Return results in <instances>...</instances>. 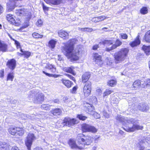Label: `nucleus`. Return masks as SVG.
Wrapping results in <instances>:
<instances>
[{"mask_svg": "<svg viewBox=\"0 0 150 150\" xmlns=\"http://www.w3.org/2000/svg\"><path fill=\"white\" fill-rule=\"evenodd\" d=\"M90 125L87 124H83L82 126V130L83 132H88L89 129Z\"/></svg>", "mask_w": 150, "mask_h": 150, "instance_id": "obj_26", "label": "nucleus"}, {"mask_svg": "<svg viewBox=\"0 0 150 150\" xmlns=\"http://www.w3.org/2000/svg\"><path fill=\"white\" fill-rule=\"evenodd\" d=\"M35 139V137L33 134L29 133L25 141V144L28 150H30L33 142Z\"/></svg>", "mask_w": 150, "mask_h": 150, "instance_id": "obj_5", "label": "nucleus"}, {"mask_svg": "<svg viewBox=\"0 0 150 150\" xmlns=\"http://www.w3.org/2000/svg\"><path fill=\"white\" fill-rule=\"evenodd\" d=\"M56 43V41L55 40H51L49 42V46L53 49Z\"/></svg>", "mask_w": 150, "mask_h": 150, "instance_id": "obj_36", "label": "nucleus"}, {"mask_svg": "<svg viewBox=\"0 0 150 150\" xmlns=\"http://www.w3.org/2000/svg\"><path fill=\"white\" fill-rule=\"evenodd\" d=\"M74 69V67H65L64 68V71L66 72L70 73L73 75H75L73 70Z\"/></svg>", "mask_w": 150, "mask_h": 150, "instance_id": "obj_28", "label": "nucleus"}, {"mask_svg": "<svg viewBox=\"0 0 150 150\" xmlns=\"http://www.w3.org/2000/svg\"><path fill=\"white\" fill-rule=\"evenodd\" d=\"M76 40L74 39L70 40L65 43L62 51L65 55L71 60H77L79 59V50L77 48L74 49V45Z\"/></svg>", "mask_w": 150, "mask_h": 150, "instance_id": "obj_1", "label": "nucleus"}, {"mask_svg": "<svg viewBox=\"0 0 150 150\" xmlns=\"http://www.w3.org/2000/svg\"><path fill=\"white\" fill-rule=\"evenodd\" d=\"M44 100V96L42 93H37L35 94L33 101L35 103H40Z\"/></svg>", "mask_w": 150, "mask_h": 150, "instance_id": "obj_10", "label": "nucleus"}, {"mask_svg": "<svg viewBox=\"0 0 150 150\" xmlns=\"http://www.w3.org/2000/svg\"><path fill=\"white\" fill-rule=\"evenodd\" d=\"M120 36L123 39H127V35L125 33H121L120 34Z\"/></svg>", "mask_w": 150, "mask_h": 150, "instance_id": "obj_48", "label": "nucleus"}, {"mask_svg": "<svg viewBox=\"0 0 150 150\" xmlns=\"http://www.w3.org/2000/svg\"><path fill=\"white\" fill-rule=\"evenodd\" d=\"M92 21L93 22H98V19L97 17H94L92 19Z\"/></svg>", "mask_w": 150, "mask_h": 150, "instance_id": "obj_59", "label": "nucleus"}, {"mask_svg": "<svg viewBox=\"0 0 150 150\" xmlns=\"http://www.w3.org/2000/svg\"><path fill=\"white\" fill-rule=\"evenodd\" d=\"M107 17L105 16H100L98 17V22H100L104 20L105 19H107Z\"/></svg>", "mask_w": 150, "mask_h": 150, "instance_id": "obj_51", "label": "nucleus"}, {"mask_svg": "<svg viewBox=\"0 0 150 150\" xmlns=\"http://www.w3.org/2000/svg\"><path fill=\"white\" fill-rule=\"evenodd\" d=\"M11 150H19V149L17 147L14 146L12 148Z\"/></svg>", "mask_w": 150, "mask_h": 150, "instance_id": "obj_64", "label": "nucleus"}, {"mask_svg": "<svg viewBox=\"0 0 150 150\" xmlns=\"http://www.w3.org/2000/svg\"><path fill=\"white\" fill-rule=\"evenodd\" d=\"M138 121L135 120L134 119L132 120V123H133V125L132 127V132L134 131L135 130H142L143 127L141 126H140L138 125Z\"/></svg>", "mask_w": 150, "mask_h": 150, "instance_id": "obj_11", "label": "nucleus"}, {"mask_svg": "<svg viewBox=\"0 0 150 150\" xmlns=\"http://www.w3.org/2000/svg\"><path fill=\"white\" fill-rule=\"evenodd\" d=\"M78 88L77 86H74L72 89L70 90V92L73 94H76V90Z\"/></svg>", "mask_w": 150, "mask_h": 150, "instance_id": "obj_45", "label": "nucleus"}, {"mask_svg": "<svg viewBox=\"0 0 150 150\" xmlns=\"http://www.w3.org/2000/svg\"><path fill=\"white\" fill-rule=\"evenodd\" d=\"M59 35L64 39L69 38V34L64 30H60L58 33Z\"/></svg>", "mask_w": 150, "mask_h": 150, "instance_id": "obj_16", "label": "nucleus"}, {"mask_svg": "<svg viewBox=\"0 0 150 150\" xmlns=\"http://www.w3.org/2000/svg\"><path fill=\"white\" fill-rule=\"evenodd\" d=\"M148 9L146 7H143L140 10V13L142 14H145L148 13Z\"/></svg>", "mask_w": 150, "mask_h": 150, "instance_id": "obj_40", "label": "nucleus"}, {"mask_svg": "<svg viewBox=\"0 0 150 150\" xmlns=\"http://www.w3.org/2000/svg\"><path fill=\"white\" fill-rule=\"evenodd\" d=\"M142 87H150V79H147L144 81L143 83L142 84Z\"/></svg>", "mask_w": 150, "mask_h": 150, "instance_id": "obj_27", "label": "nucleus"}, {"mask_svg": "<svg viewBox=\"0 0 150 150\" xmlns=\"http://www.w3.org/2000/svg\"><path fill=\"white\" fill-rule=\"evenodd\" d=\"M7 9L8 11H10L13 9L15 6V3L14 1H9L7 4Z\"/></svg>", "mask_w": 150, "mask_h": 150, "instance_id": "obj_18", "label": "nucleus"}, {"mask_svg": "<svg viewBox=\"0 0 150 150\" xmlns=\"http://www.w3.org/2000/svg\"><path fill=\"white\" fill-rule=\"evenodd\" d=\"M90 77V74L89 72H86L82 76V81L84 83L87 82Z\"/></svg>", "mask_w": 150, "mask_h": 150, "instance_id": "obj_24", "label": "nucleus"}, {"mask_svg": "<svg viewBox=\"0 0 150 150\" xmlns=\"http://www.w3.org/2000/svg\"><path fill=\"white\" fill-rule=\"evenodd\" d=\"M26 116L27 118L29 119H31L32 120H33L35 119V118H33V115H25Z\"/></svg>", "mask_w": 150, "mask_h": 150, "instance_id": "obj_60", "label": "nucleus"}, {"mask_svg": "<svg viewBox=\"0 0 150 150\" xmlns=\"http://www.w3.org/2000/svg\"><path fill=\"white\" fill-rule=\"evenodd\" d=\"M112 92V91L109 89H106L103 94V97H105L110 95Z\"/></svg>", "mask_w": 150, "mask_h": 150, "instance_id": "obj_43", "label": "nucleus"}, {"mask_svg": "<svg viewBox=\"0 0 150 150\" xmlns=\"http://www.w3.org/2000/svg\"><path fill=\"white\" fill-rule=\"evenodd\" d=\"M21 51L22 52V55L24 56V57L28 58L31 55V53L28 51H23L22 49H21Z\"/></svg>", "mask_w": 150, "mask_h": 150, "instance_id": "obj_31", "label": "nucleus"}, {"mask_svg": "<svg viewBox=\"0 0 150 150\" xmlns=\"http://www.w3.org/2000/svg\"><path fill=\"white\" fill-rule=\"evenodd\" d=\"M85 29H87V30L86 31L88 32H91L93 30V29L92 28H84V30Z\"/></svg>", "mask_w": 150, "mask_h": 150, "instance_id": "obj_63", "label": "nucleus"}, {"mask_svg": "<svg viewBox=\"0 0 150 150\" xmlns=\"http://www.w3.org/2000/svg\"><path fill=\"white\" fill-rule=\"evenodd\" d=\"M14 76V74L13 73H10L8 74L7 77V80H10L12 81L13 79Z\"/></svg>", "mask_w": 150, "mask_h": 150, "instance_id": "obj_38", "label": "nucleus"}, {"mask_svg": "<svg viewBox=\"0 0 150 150\" xmlns=\"http://www.w3.org/2000/svg\"><path fill=\"white\" fill-rule=\"evenodd\" d=\"M91 115L93 116L96 119L99 118L100 117V115L99 114L96 112L94 111Z\"/></svg>", "mask_w": 150, "mask_h": 150, "instance_id": "obj_44", "label": "nucleus"}, {"mask_svg": "<svg viewBox=\"0 0 150 150\" xmlns=\"http://www.w3.org/2000/svg\"><path fill=\"white\" fill-rule=\"evenodd\" d=\"M18 127H11L8 129V132L12 135H15L16 133L17 128Z\"/></svg>", "mask_w": 150, "mask_h": 150, "instance_id": "obj_29", "label": "nucleus"}, {"mask_svg": "<svg viewBox=\"0 0 150 150\" xmlns=\"http://www.w3.org/2000/svg\"><path fill=\"white\" fill-rule=\"evenodd\" d=\"M45 112H40L38 114H37L36 115L40 118L44 119L43 118L45 117Z\"/></svg>", "mask_w": 150, "mask_h": 150, "instance_id": "obj_46", "label": "nucleus"}, {"mask_svg": "<svg viewBox=\"0 0 150 150\" xmlns=\"http://www.w3.org/2000/svg\"><path fill=\"white\" fill-rule=\"evenodd\" d=\"M11 39L12 40L15 42V44L16 45V47L17 48H19L21 47L20 43L17 40L14 39H13L12 38H11Z\"/></svg>", "mask_w": 150, "mask_h": 150, "instance_id": "obj_49", "label": "nucleus"}, {"mask_svg": "<svg viewBox=\"0 0 150 150\" xmlns=\"http://www.w3.org/2000/svg\"><path fill=\"white\" fill-rule=\"evenodd\" d=\"M42 21L41 19H39L36 22V25L38 26H41L42 25Z\"/></svg>", "mask_w": 150, "mask_h": 150, "instance_id": "obj_53", "label": "nucleus"}, {"mask_svg": "<svg viewBox=\"0 0 150 150\" xmlns=\"http://www.w3.org/2000/svg\"><path fill=\"white\" fill-rule=\"evenodd\" d=\"M8 145L6 143L4 142L2 143L1 144H0V148H2V149H6L8 147Z\"/></svg>", "mask_w": 150, "mask_h": 150, "instance_id": "obj_50", "label": "nucleus"}, {"mask_svg": "<svg viewBox=\"0 0 150 150\" xmlns=\"http://www.w3.org/2000/svg\"><path fill=\"white\" fill-rule=\"evenodd\" d=\"M77 117L80 120H85L86 118L87 117L85 116H83L82 115H78Z\"/></svg>", "mask_w": 150, "mask_h": 150, "instance_id": "obj_52", "label": "nucleus"}, {"mask_svg": "<svg viewBox=\"0 0 150 150\" xmlns=\"http://www.w3.org/2000/svg\"><path fill=\"white\" fill-rule=\"evenodd\" d=\"M129 50L127 48L121 49L120 50L115 52L114 54V58L116 63H119L124 60L127 57Z\"/></svg>", "mask_w": 150, "mask_h": 150, "instance_id": "obj_4", "label": "nucleus"}, {"mask_svg": "<svg viewBox=\"0 0 150 150\" xmlns=\"http://www.w3.org/2000/svg\"><path fill=\"white\" fill-rule=\"evenodd\" d=\"M116 119L117 121L121 122L123 125H125L126 122H127V121L125 120L123 117L120 115H117Z\"/></svg>", "mask_w": 150, "mask_h": 150, "instance_id": "obj_23", "label": "nucleus"}, {"mask_svg": "<svg viewBox=\"0 0 150 150\" xmlns=\"http://www.w3.org/2000/svg\"><path fill=\"white\" fill-rule=\"evenodd\" d=\"M16 62L14 59H12L8 61L6 63V66L12 70L14 69L16 67Z\"/></svg>", "mask_w": 150, "mask_h": 150, "instance_id": "obj_12", "label": "nucleus"}, {"mask_svg": "<svg viewBox=\"0 0 150 150\" xmlns=\"http://www.w3.org/2000/svg\"><path fill=\"white\" fill-rule=\"evenodd\" d=\"M16 13L17 15L18 16H25L26 17V18L30 19L31 17V14L30 12H29L28 10L26 9H17L15 12Z\"/></svg>", "mask_w": 150, "mask_h": 150, "instance_id": "obj_6", "label": "nucleus"}, {"mask_svg": "<svg viewBox=\"0 0 150 150\" xmlns=\"http://www.w3.org/2000/svg\"><path fill=\"white\" fill-rule=\"evenodd\" d=\"M103 116L106 118H109L110 117L109 114L107 113L105 111H103Z\"/></svg>", "mask_w": 150, "mask_h": 150, "instance_id": "obj_55", "label": "nucleus"}, {"mask_svg": "<svg viewBox=\"0 0 150 150\" xmlns=\"http://www.w3.org/2000/svg\"><path fill=\"white\" fill-rule=\"evenodd\" d=\"M62 0H45L46 3L50 5H58L60 4Z\"/></svg>", "mask_w": 150, "mask_h": 150, "instance_id": "obj_15", "label": "nucleus"}, {"mask_svg": "<svg viewBox=\"0 0 150 150\" xmlns=\"http://www.w3.org/2000/svg\"><path fill=\"white\" fill-rule=\"evenodd\" d=\"M78 145L73 139H70L69 142L70 146L72 149L81 150L83 149L85 145H89L92 142L93 138L92 137L85 136L83 134H79L77 136Z\"/></svg>", "mask_w": 150, "mask_h": 150, "instance_id": "obj_2", "label": "nucleus"}, {"mask_svg": "<svg viewBox=\"0 0 150 150\" xmlns=\"http://www.w3.org/2000/svg\"><path fill=\"white\" fill-rule=\"evenodd\" d=\"M91 83L90 81H88L85 84L83 90L84 95L87 97L91 93Z\"/></svg>", "mask_w": 150, "mask_h": 150, "instance_id": "obj_8", "label": "nucleus"}, {"mask_svg": "<svg viewBox=\"0 0 150 150\" xmlns=\"http://www.w3.org/2000/svg\"><path fill=\"white\" fill-rule=\"evenodd\" d=\"M7 45L6 44L1 42L0 41V51L5 52L7 49Z\"/></svg>", "mask_w": 150, "mask_h": 150, "instance_id": "obj_30", "label": "nucleus"}, {"mask_svg": "<svg viewBox=\"0 0 150 150\" xmlns=\"http://www.w3.org/2000/svg\"><path fill=\"white\" fill-rule=\"evenodd\" d=\"M65 75L67 76L69 78H70L72 80L74 81H75V79L74 77L71 76V75L66 74H65Z\"/></svg>", "mask_w": 150, "mask_h": 150, "instance_id": "obj_56", "label": "nucleus"}, {"mask_svg": "<svg viewBox=\"0 0 150 150\" xmlns=\"http://www.w3.org/2000/svg\"><path fill=\"white\" fill-rule=\"evenodd\" d=\"M43 73L45 74L46 75L49 76L51 77H54V78H57L59 76V75H56V74H50L47 73H46L44 71H43Z\"/></svg>", "mask_w": 150, "mask_h": 150, "instance_id": "obj_42", "label": "nucleus"}, {"mask_svg": "<svg viewBox=\"0 0 150 150\" xmlns=\"http://www.w3.org/2000/svg\"><path fill=\"white\" fill-rule=\"evenodd\" d=\"M124 129L128 132H131V128L126 127V128H124Z\"/></svg>", "mask_w": 150, "mask_h": 150, "instance_id": "obj_61", "label": "nucleus"}, {"mask_svg": "<svg viewBox=\"0 0 150 150\" xmlns=\"http://www.w3.org/2000/svg\"><path fill=\"white\" fill-rule=\"evenodd\" d=\"M6 17L7 20L11 23L14 22V19L12 15L7 14Z\"/></svg>", "mask_w": 150, "mask_h": 150, "instance_id": "obj_35", "label": "nucleus"}, {"mask_svg": "<svg viewBox=\"0 0 150 150\" xmlns=\"http://www.w3.org/2000/svg\"><path fill=\"white\" fill-rule=\"evenodd\" d=\"M103 43L104 45H106L105 50L108 52L116 49L122 44V42L119 40L117 39L115 40L114 38L105 40L103 42Z\"/></svg>", "mask_w": 150, "mask_h": 150, "instance_id": "obj_3", "label": "nucleus"}, {"mask_svg": "<svg viewBox=\"0 0 150 150\" xmlns=\"http://www.w3.org/2000/svg\"><path fill=\"white\" fill-rule=\"evenodd\" d=\"M52 105L49 104H43L41 105L42 109L46 110H49Z\"/></svg>", "mask_w": 150, "mask_h": 150, "instance_id": "obj_39", "label": "nucleus"}, {"mask_svg": "<svg viewBox=\"0 0 150 150\" xmlns=\"http://www.w3.org/2000/svg\"><path fill=\"white\" fill-rule=\"evenodd\" d=\"M32 36L33 37L36 38H42L43 35H40L38 33H33Z\"/></svg>", "mask_w": 150, "mask_h": 150, "instance_id": "obj_41", "label": "nucleus"}, {"mask_svg": "<svg viewBox=\"0 0 150 150\" xmlns=\"http://www.w3.org/2000/svg\"><path fill=\"white\" fill-rule=\"evenodd\" d=\"M61 80L63 84L68 88H71L73 84V83L69 80L62 79Z\"/></svg>", "mask_w": 150, "mask_h": 150, "instance_id": "obj_17", "label": "nucleus"}, {"mask_svg": "<svg viewBox=\"0 0 150 150\" xmlns=\"http://www.w3.org/2000/svg\"><path fill=\"white\" fill-rule=\"evenodd\" d=\"M42 7L45 12L49 10V8L45 6L43 4L42 5Z\"/></svg>", "mask_w": 150, "mask_h": 150, "instance_id": "obj_58", "label": "nucleus"}, {"mask_svg": "<svg viewBox=\"0 0 150 150\" xmlns=\"http://www.w3.org/2000/svg\"><path fill=\"white\" fill-rule=\"evenodd\" d=\"M46 68L49 69L51 72L54 73L56 71V68L54 65L52 64L47 63L45 66Z\"/></svg>", "mask_w": 150, "mask_h": 150, "instance_id": "obj_20", "label": "nucleus"}, {"mask_svg": "<svg viewBox=\"0 0 150 150\" xmlns=\"http://www.w3.org/2000/svg\"><path fill=\"white\" fill-rule=\"evenodd\" d=\"M142 83H141L140 81L139 80H137L135 81L133 83V88L134 89H137L139 88L140 86L142 87Z\"/></svg>", "mask_w": 150, "mask_h": 150, "instance_id": "obj_22", "label": "nucleus"}, {"mask_svg": "<svg viewBox=\"0 0 150 150\" xmlns=\"http://www.w3.org/2000/svg\"><path fill=\"white\" fill-rule=\"evenodd\" d=\"M84 105L85 107V110L87 113L91 115L94 112L93 111L94 108L92 105L86 103L84 104Z\"/></svg>", "mask_w": 150, "mask_h": 150, "instance_id": "obj_14", "label": "nucleus"}, {"mask_svg": "<svg viewBox=\"0 0 150 150\" xmlns=\"http://www.w3.org/2000/svg\"><path fill=\"white\" fill-rule=\"evenodd\" d=\"M134 109L137 110L138 109L139 110L143 112H147L149 110V105L145 103H139L137 106L135 105Z\"/></svg>", "mask_w": 150, "mask_h": 150, "instance_id": "obj_7", "label": "nucleus"}, {"mask_svg": "<svg viewBox=\"0 0 150 150\" xmlns=\"http://www.w3.org/2000/svg\"><path fill=\"white\" fill-rule=\"evenodd\" d=\"M145 40L146 42H150V30L146 33L145 35Z\"/></svg>", "mask_w": 150, "mask_h": 150, "instance_id": "obj_34", "label": "nucleus"}, {"mask_svg": "<svg viewBox=\"0 0 150 150\" xmlns=\"http://www.w3.org/2000/svg\"><path fill=\"white\" fill-rule=\"evenodd\" d=\"M16 133L19 136H22L24 133V129L22 128L18 127L17 128Z\"/></svg>", "mask_w": 150, "mask_h": 150, "instance_id": "obj_32", "label": "nucleus"}, {"mask_svg": "<svg viewBox=\"0 0 150 150\" xmlns=\"http://www.w3.org/2000/svg\"><path fill=\"white\" fill-rule=\"evenodd\" d=\"M76 123V120L74 119H71L69 117H66L63 120V126L70 127L74 125Z\"/></svg>", "mask_w": 150, "mask_h": 150, "instance_id": "obj_9", "label": "nucleus"}, {"mask_svg": "<svg viewBox=\"0 0 150 150\" xmlns=\"http://www.w3.org/2000/svg\"><path fill=\"white\" fill-rule=\"evenodd\" d=\"M139 34V33L134 40L132 42V47H136L140 44L141 41L139 39L140 36Z\"/></svg>", "mask_w": 150, "mask_h": 150, "instance_id": "obj_19", "label": "nucleus"}, {"mask_svg": "<svg viewBox=\"0 0 150 150\" xmlns=\"http://www.w3.org/2000/svg\"><path fill=\"white\" fill-rule=\"evenodd\" d=\"M107 83L108 85L110 86H113L116 85L117 81L114 80H111L109 81Z\"/></svg>", "mask_w": 150, "mask_h": 150, "instance_id": "obj_37", "label": "nucleus"}, {"mask_svg": "<svg viewBox=\"0 0 150 150\" xmlns=\"http://www.w3.org/2000/svg\"><path fill=\"white\" fill-rule=\"evenodd\" d=\"M14 22H12L11 23H12L14 25H15L18 26L20 25V21H18L17 22L16 21L14 20Z\"/></svg>", "mask_w": 150, "mask_h": 150, "instance_id": "obj_54", "label": "nucleus"}, {"mask_svg": "<svg viewBox=\"0 0 150 150\" xmlns=\"http://www.w3.org/2000/svg\"><path fill=\"white\" fill-rule=\"evenodd\" d=\"M4 76V70L2 69L0 71V77L3 78Z\"/></svg>", "mask_w": 150, "mask_h": 150, "instance_id": "obj_57", "label": "nucleus"}, {"mask_svg": "<svg viewBox=\"0 0 150 150\" xmlns=\"http://www.w3.org/2000/svg\"><path fill=\"white\" fill-rule=\"evenodd\" d=\"M98 45H94L93 47V50H96L98 48Z\"/></svg>", "mask_w": 150, "mask_h": 150, "instance_id": "obj_62", "label": "nucleus"}, {"mask_svg": "<svg viewBox=\"0 0 150 150\" xmlns=\"http://www.w3.org/2000/svg\"><path fill=\"white\" fill-rule=\"evenodd\" d=\"M93 60L95 62L99 64H100L102 62L101 56L96 53H93Z\"/></svg>", "mask_w": 150, "mask_h": 150, "instance_id": "obj_13", "label": "nucleus"}, {"mask_svg": "<svg viewBox=\"0 0 150 150\" xmlns=\"http://www.w3.org/2000/svg\"><path fill=\"white\" fill-rule=\"evenodd\" d=\"M142 50L144 52L146 55H148L150 54V46H146L144 45L142 47Z\"/></svg>", "mask_w": 150, "mask_h": 150, "instance_id": "obj_25", "label": "nucleus"}, {"mask_svg": "<svg viewBox=\"0 0 150 150\" xmlns=\"http://www.w3.org/2000/svg\"><path fill=\"white\" fill-rule=\"evenodd\" d=\"M97 129L95 127L90 125L88 132H91L92 133H95L97 132Z\"/></svg>", "mask_w": 150, "mask_h": 150, "instance_id": "obj_33", "label": "nucleus"}, {"mask_svg": "<svg viewBox=\"0 0 150 150\" xmlns=\"http://www.w3.org/2000/svg\"><path fill=\"white\" fill-rule=\"evenodd\" d=\"M106 61L107 62V64L108 65L111 64L113 62V60L110 58H106Z\"/></svg>", "mask_w": 150, "mask_h": 150, "instance_id": "obj_47", "label": "nucleus"}, {"mask_svg": "<svg viewBox=\"0 0 150 150\" xmlns=\"http://www.w3.org/2000/svg\"><path fill=\"white\" fill-rule=\"evenodd\" d=\"M50 112L54 115L58 116L62 114V110L59 108H57L51 110Z\"/></svg>", "mask_w": 150, "mask_h": 150, "instance_id": "obj_21", "label": "nucleus"}]
</instances>
